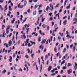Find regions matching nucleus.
<instances>
[{
    "mask_svg": "<svg viewBox=\"0 0 77 77\" xmlns=\"http://www.w3.org/2000/svg\"><path fill=\"white\" fill-rule=\"evenodd\" d=\"M48 15H50V17H51V15H52V13H50Z\"/></svg>",
    "mask_w": 77,
    "mask_h": 77,
    "instance_id": "49530a36",
    "label": "nucleus"
},
{
    "mask_svg": "<svg viewBox=\"0 0 77 77\" xmlns=\"http://www.w3.org/2000/svg\"><path fill=\"white\" fill-rule=\"evenodd\" d=\"M30 9H29L28 10H27V12L29 13L30 12Z\"/></svg>",
    "mask_w": 77,
    "mask_h": 77,
    "instance_id": "603ef678",
    "label": "nucleus"
},
{
    "mask_svg": "<svg viewBox=\"0 0 77 77\" xmlns=\"http://www.w3.org/2000/svg\"><path fill=\"white\" fill-rule=\"evenodd\" d=\"M24 7V6L23 5H20L19 7L18 8H23Z\"/></svg>",
    "mask_w": 77,
    "mask_h": 77,
    "instance_id": "7c9ffc66",
    "label": "nucleus"
},
{
    "mask_svg": "<svg viewBox=\"0 0 77 77\" xmlns=\"http://www.w3.org/2000/svg\"><path fill=\"white\" fill-rule=\"evenodd\" d=\"M12 57L11 56H10L9 61L10 62H12Z\"/></svg>",
    "mask_w": 77,
    "mask_h": 77,
    "instance_id": "20e7f679",
    "label": "nucleus"
},
{
    "mask_svg": "<svg viewBox=\"0 0 77 77\" xmlns=\"http://www.w3.org/2000/svg\"><path fill=\"white\" fill-rule=\"evenodd\" d=\"M58 6H59V4H57L56 5V6L55 7H54V8H55V9H56V8L58 7Z\"/></svg>",
    "mask_w": 77,
    "mask_h": 77,
    "instance_id": "473e14b6",
    "label": "nucleus"
},
{
    "mask_svg": "<svg viewBox=\"0 0 77 77\" xmlns=\"http://www.w3.org/2000/svg\"><path fill=\"white\" fill-rule=\"evenodd\" d=\"M73 74H75V76H76V75H75V71H74L73 72Z\"/></svg>",
    "mask_w": 77,
    "mask_h": 77,
    "instance_id": "6e6d98bb",
    "label": "nucleus"
},
{
    "mask_svg": "<svg viewBox=\"0 0 77 77\" xmlns=\"http://www.w3.org/2000/svg\"><path fill=\"white\" fill-rule=\"evenodd\" d=\"M62 69H66V66H63L62 68Z\"/></svg>",
    "mask_w": 77,
    "mask_h": 77,
    "instance_id": "c03bdc74",
    "label": "nucleus"
},
{
    "mask_svg": "<svg viewBox=\"0 0 77 77\" xmlns=\"http://www.w3.org/2000/svg\"><path fill=\"white\" fill-rule=\"evenodd\" d=\"M10 44L11 45L12 44V41H11V40H10L9 42H8V45Z\"/></svg>",
    "mask_w": 77,
    "mask_h": 77,
    "instance_id": "cd10ccee",
    "label": "nucleus"
},
{
    "mask_svg": "<svg viewBox=\"0 0 77 77\" xmlns=\"http://www.w3.org/2000/svg\"><path fill=\"white\" fill-rule=\"evenodd\" d=\"M38 12L39 13V14H41V13L42 12V10H41L38 11Z\"/></svg>",
    "mask_w": 77,
    "mask_h": 77,
    "instance_id": "9d476101",
    "label": "nucleus"
},
{
    "mask_svg": "<svg viewBox=\"0 0 77 77\" xmlns=\"http://www.w3.org/2000/svg\"><path fill=\"white\" fill-rule=\"evenodd\" d=\"M9 26H8V27L6 29V33L8 34V33H9V31L8 30L9 29Z\"/></svg>",
    "mask_w": 77,
    "mask_h": 77,
    "instance_id": "f03ea898",
    "label": "nucleus"
},
{
    "mask_svg": "<svg viewBox=\"0 0 77 77\" xmlns=\"http://www.w3.org/2000/svg\"><path fill=\"white\" fill-rule=\"evenodd\" d=\"M77 19H76V17H74V19L73 20L74 21H77Z\"/></svg>",
    "mask_w": 77,
    "mask_h": 77,
    "instance_id": "37998d69",
    "label": "nucleus"
},
{
    "mask_svg": "<svg viewBox=\"0 0 77 77\" xmlns=\"http://www.w3.org/2000/svg\"><path fill=\"white\" fill-rule=\"evenodd\" d=\"M54 71L55 70V71H56V70H57V68H54L53 69Z\"/></svg>",
    "mask_w": 77,
    "mask_h": 77,
    "instance_id": "0e129e2a",
    "label": "nucleus"
},
{
    "mask_svg": "<svg viewBox=\"0 0 77 77\" xmlns=\"http://www.w3.org/2000/svg\"><path fill=\"white\" fill-rule=\"evenodd\" d=\"M7 71L6 70V69H5L3 70V71L2 72V73L3 74H5L6 72Z\"/></svg>",
    "mask_w": 77,
    "mask_h": 77,
    "instance_id": "aec40b11",
    "label": "nucleus"
},
{
    "mask_svg": "<svg viewBox=\"0 0 77 77\" xmlns=\"http://www.w3.org/2000/svg\"><path fill=\"white\" fill-rule=\"evenodd\" d=\"M25 53V52L24 51H23L21 52V54H24V53Z\"/></svg>",
    "mask_w": 77,
    "mask_h": 77,
    "instance_id": "13d9d810",
    "label": "nucleus"
},
{
    "mask_svg": "<svg viewBox=\"0 0 77 77\" xmlns=\"http://www.w3.org/2000/svg\"><path fill=\"white\" fill-rule=\"evenodd\" d=\"M53 38V36H51V41H52Z\"/></svg>",
    "mask_w": 77,
    "mask_h": 77,
    "instance_id": "3c124183",
    "label": "nucleus"
},
{
    "mask_svg": "<svg viewBox=\"0 0 77 77\" xmlns=\"http://www.w3.org/2000/svg\"><path fill=\"white\" fill-rule=\"evenodd\" d=\"M27 5V1H25L24 3L23 6H26Z\"/></svg>",
    "mask_w": 77,
    "mask_h": 77,
    "instance_id": "423d86ee",
    "label": "nucleus"
},
{
    "mask_svg": "<svg viewBox=\"0 0 77 77\" xmlns=\"http://www.w3.org/2000/svg\"><path fill=\"white\" fill-rule=\"evenodd\" d=\"M59 35H61V36H63V33H61V32H59Z\"/></svg>",
    "mask_w": 77,
    "mask_h": 77,
    "instance_id": "c756f323",
    "label": "nucleus"
},
{
    "mask_svg": "<svg viewBox=\"0 0 77 77\" xmlns=\"http://www.w3.org/2000/svg\"><path fill=\"white\" fill-rule=\"evenodd\" d=\"M51 8H49V9H50V10H51V11H52V10H53V8H54V7H53V6H52L51 7Z\"/></svg>",
    "mask_w": 77,
    "mask_h": 77,
    "instance_id": "2eb2a0df",
    "label": "nucleus"
},
{
    "mask_svg": "<svg viewBox=\"0 0 77 77\" xmlns=\"http://www.w3.org/2000/svg\"><path fill=\"white\" fill-rule=\"evenodd\" d=\"M7 16H8V17H10V16H11V15H10V14H7Z\"/></svg>",
    "mask_w": 77,
    "mask_h": 77,
    "instance_id": "69168bd1",
    "label": "nucleus"
},
{
    "mask_svg": "<svg viewBox=\"0 0 77 77\" xmlns=\"http://www.w3.org/2000/svg\"><path fill=\"white\" fill-rule=\"evenodd\" d=\"M46 39H44L42 40V44H44V43H45V42H46Z\"/></svg>",
    "mask_w": 77,
    "mask_h": 77,
    "instance_id": "0eeeda50",
    "label": "nucleus"
},
{
    "mask_svg": "<svg viewBox=\"0 0 77 77\" xmlns=\"http://www.w3.org/2000/svg\"><path fill=\"white\" fill-rule=\"evenodd\" d=\"M67 22V20H65V21H64L63 22V24L64 25H66V23Z\"/></svg>",
    "mask_w": 77,
    "mask_h": 77,
    "instance_id": "dca6fc26",
    "label": "nucleus"
},
{
    "mask_svg": "<svg viewBox=\"0 0 77 77\" xmlns=\"http://www.w3.org/2000/svg\"><path fill=\"white\" fill-rule=\"evenodd\" d=\"M66 17H67L66 16H65L64 17H63V20L65 19V18H66Z\"/></svg>",
    "mask_w": 77,
    "mask_h": 77,
    "instance_id": "680f3d73",
    "label": "nucleus"
},
{
    "mask_svg": "<svg viewBox=\"0 0 77 77\" xmlns=\"http://www.w3.org/2000/svg\"><path fill=\"white\" fill-rule=\"evenodd\" d=\"M66 51V48H64V49H63V53H65V52Z\"/></svg>",
    "mask_w": 77,
    "mask_h": 77,
    "instance_id": "e433bc0d",
    "label": "nucleus"
},
{
    "mask_svg": "<svg viewBox=\"0 0 77 77\" xmlns=\"http://www.w3.org/2000/svg\"><path fill=\"white\" fill-rule=\"evenodd\" d=\"M11 3V1L9 0L8 3Z\"/></svg>",
    "mask_w": 77,
    "mask_h": 77,
    "instance_id": "338daca9",
    "label": "nucleus"
},
{
    "mask_svg": "<svg viewBox=\"0 0 77 77\" xmlns=\"http://www.w3.org/2000/svg\"><path fill=\"white\" fill-rule=\"evenodd\" d=\"M59 13H58L56 14V15H55V17H57L58 16V17H59Z\"/></svg>",
    "mask_w": 77,
    "mask_h": 77,
    "instance_id": "79ce46f5",
    "label": "nucleus"
},
{
    "mask_svg": "<svg viewBox=\"0 0 77 77\" xmlns=\"http://www.w3.org/2000/svg\"><path fill=\"white\" fill-rule=\"evenodd\" d=\"M26 20H27V18H25V19L23 20V22H22V23H24L25 21H26Z\"/></svg>",
    "mask_w": 77,
    "mask_h": 77,
    "instance_id": "8fccbe9b",
    "label": "nucleus"
},
{
    "mask_svg": "<svg viewBox=\"0 0 77 77\" xmlns=\"http://www.w3.org/2000/svg\"><path fill=\"white\" fill-rule=\"evenodd\" d=\"M5 27V25H3L2 26V29H4V28L3 27Z\"/></svg>",
    "mask_w": 77,
    "mask_h": 77,
    "instance_id": "5fc2aeb1",
    "label": "nucleus"
},
{
    "mask_svg": "<svg viewBox=\"0 0 77 77\" xmlns=\"http://www.w3.org/2000/svg\"><path fill=\"white\" fill-rule=\"evenodd\" d=\"M30 42L31 43L32 45H35V42H33L32 41H30Z\"/></svg>",
    "mask_w": 77,
    "mask_h": 77,
    "instance_id": "ddd939ff",
    "label": "nucleus"
},
{
    "mask_svg": "<svg viewBox=\"0 0 77 77\" xmlns=\"http://www.w3.org/2000/svg\"><path fill=\"white\" fill-rule=\"evenodd\" d=\"M54 51L55 52H57V48H56V47H55L54 49Z\"/></svg>",
    "mask_w": 77,
    "mask_h": 77,
    "instance_id": "5701e85b",
    "label": "nucleus"
},
{
    "mask_svg": "<svg viewBox=\"0 0 77 77\" xmlns=\"http://www.w3.org/2000/svg\"><path fill=\"white\" fill-rule=\"evenodd\" d=\"M25 57H26V58L27 59H28V58H29V56L27 55H26L25 56Z\"/></svg>",
    "mask_w": 77,
    "mask_h": 77,
    "instance_id": "09e8293b",
    "label": "nucleus"
},
{
    "mask_svg": "<svg viewBox=\"0 0 77 77\" xmlns=\"http://www.w3.org/2000/svg\"><path fill=\"white\" fill-rule=\"evenodd\" d=\"M0 9H1V11H3V8L2 5H0Z\"/></svg>",
    "mask_w": 77,
    "mask_h": 77,
    "instance_id": "f8f14e48",
    "label": "nucleus"
},
{
    "mask_svg": "<svg viewBox=\"0 0 77 77\" xmlns=\"http://www.w3.org/2000/svg\"><path fill=\"white\" fill-rule=\"evenodd\" d=\"M33 34H34L35 36H38V34L37 33H36V32H33L32 34V35H33Z\"/></svg>",
    "mask_w": 77,
    "mask_h": 77,
    "instance_id": "4468645a",
    "label": "nucleus"
},
{
    "mask_svg": "<svg viewBox=\"0 0 77 77\" xmlns=\"http://www.w3.org/2000/svg\"><path fill=\"white\" fill-rule=\"evenodd\" d=\"M36 65V62H35L33 64V66H35Z\"/></svg>",
    "mask_w": 77,
    "mask_h": 77,
    "instance_id": "774afa93",
    "label": "nucleus"
},
{
    "mask_svg": "<svg viewBox=\"0 0 77 77\" xmlns=\"http://www.w3.org/2000/svg\"><path fill=\"white\" fill-rule=\"evenodd\" d=\"M48 9H49V7H48V6H47V8H46V11H48Z\"/></svg>",
    "mask_w": 77,
    "mask_h": 77,
    "instance_id": "393cba45",
    "label": "nucleus"
},
{
    "mask_svg": "<svg viewBox=\"0 0 77 77\" xmlns=\"http://www.w3.org/2000/svg\"><path fill=\"white\" fill-rule=\"evenodd\" d=\"M42 4L40 5H39V8H38V9H39L40 8H41V7H42Z\"/></svg>",
    "mask_w": 77,
    "mask_h": 77,
    "instance_id": "c85d7f7f",
    "label": "nucleus"
},
{
    "mask_svg": "<svg viewBox=\"0 0 77 77\" xmlns=\"http://www.w3.org/2000/svg\"><path fill=\"white\" fill-rule=\"evenodd\" d=\"M28 47H30L31 46H32V45H30V43H29L28 44Z\"/></svg>",
    "mask_w": 77,
    "mask_h": 77,
    "instance_id": "4c0bfd02",
    "label": "nucleus"
},
{
    "mask_svg": "<svg viewBox=\"0 0 77 77\" xmlns=\"http://www.w3.org/2000/svg\"><path fill=\"white\" fill-rule=\"evenodd\" d=\"M27 51H28V53H30V49H27Z\"/></svg>",
    "mask_w": 77,
    "mask_h": 77,
    "instance_id": "c9c22d12",
    "label": "nucleus"
},
{
    "mask_svg": "<svg viewBox=\"0 0 77 77\" xmlns=\"http://www.w3.org/2000/svg\"><path fill=\"white\" fill-rule=\"evenodd\" d=\"M66 3H67V1H66V0L64 3V6H65L66 5Z\"/></svg>",
    "mask_w": 77,
    "mask_h": 77,
    "instance_id": "bb28decb",
    "label": "nucleus"
},
{
    "mask_svg": "<svg viewBox=\"0 0 77 77\" xmlns=\"http://www.w3.org/2000/svg\"><path fill=\"white\" fill-rule=\"evenodd\" d=\"M73 51L74 52L75 51V46H74L73 47Z\"/></svg>",
    "mask_w": 77,
    "mask_h": 77,
    "instance_id": "f704fd0d",
    "label": "nucleus"
},
{
    "mask_svg": "<svg viewBox=\"0 0 77 77\" xmlns=\"http://www.w3.org/2000/svg\"><path fill=\"white\" fill-rule=\"evenodd\" d=\"M59 29V27H57V28H56L55 29L53 30L54 32H56V31L57 30V29Z\"/></svg>",
    "mask_w": 77,
    "mask_h": 77,
    "instance_id": "f3484780",
    "label": "nucleus"
},
{
    "mask_svg": "<svg viewBox=\"0 0 77 77\" xmlns=\"http://www.w3.org/2000/svg\"><path fill=\"white\" fill-rule=\"evenodd\" d=\"M51 68H52V66H49L48 69V71H50L51 69Z\"/></svg>",
    "mask_w": 77,
    "mask_h": 77,
    "instance_id": "7ed1b4c3",
    "label": "nucleus"
},
{
    "mask_svg": "<svg viewBox=\"0 0 77 77\" xmlns=\"http://www.w3.org/2000/svg\"><path fill=\"white\" fill-rule=\"evenodd\" d=\"M18 70L19 71L21 72V71H22V69H21V68H20V69H19Z\"/></svg>",
    "mask_w": 77,
    "mask_h": 77,
    "instance_id": "a18cd8bd",
    "label": "nucleus"
},
{
    "mask_svg": "<svg viewBox=\"0 0 77 77\" xmlns=\"http://www.w3.org/2000/svg\"><path fill=\"white\" fill-rule=\"evenodd\" d=\"M4 2V0H0V3H3Z\"/></svg>",
    "mask_w": 77,
    "mask_h": 77,
    "instance_id": "4d7b16f0",
    "label": "nucleus"
},
{
    "mask_svg": "<svg viewBox=\"0 0 77 77\" xmlns=\"http://www.w3.org/2000/svg\"><path fill=\"white\" fill-rule=\"evenodd\" d=\"M32 14H33L34 15H35L36 14V11H34L32 13Z\"/></svg>",
    "mask_w": 77,
    "mask_h": 77,
    "instance_id": "1a4fd4ad",
    "label": "nucleus"
},
{
    "mask_svg": "<svg viewBox=\"0 0 77 77\" xmlns=\"http://www.w3.org/2000/svg\"><path fill=\"white\" fill-rule=\"evenodd\" d=\"M70 8V4H69V6L66 7V9H69Z\"/></svg>",
    "mask_w": 77,
    "mask_h": 77,
    "instance_id": "ea45409f",
    "label": "nucleus"
},
{
    "mask_svg": "<svg viewBox=\"0 0 77 77\" xmlns=\"http://www.w3.org/2000/svg\"><path fill=\"white\" fill-rule=\"evenodd\" d=\"M75 66H77V64L76 63V62L75 63Z\"/></svg>",
    "mask_w": 77,
    "mask_h": 77,
    "instance_id": "e2e57ef3",
    "label": "nucleus"
},
{
    "mask_svg": "<svg viewBox=\"0 0 77 77\" xmlns=\"http://www.w3.org/2000/svg\"><path fill=\"white\" fill-rule=\"evenodd\" d=\"M7 5H6L5 6V10H7L8 9V7L7 6Z\"/></svg>",
    "mask_w": 77,
    "mask_h": 77,
    "instance_id": "2f4dec72",
    "label": "nucleus"
},
{
    "mask_svg": "<svg viewBox=\"0 0 77 77\" xmlns=\"http://www.w3.org/2000/svg\"><path fill=\"white\" fill-rule=\"evenodd\" d=\"M23 36L24 39H26V36L25 33L23 34Z\"/></svg>",
    "mask_w": 77,
    "mask_h": 77,
    "instance_id": "4be33fe9",
    "label": "nucleus"
},
{
    "mask_svg": "<svg viewBox=\"0 0 77 77\" xmlns=\"http://www.w3.org/2000/svg\"><path fill=\"white\" fill-rule=\"evenodd\" d=\"M39 32L41 34V35H45V33L42 32L41 30H40Z\"/></svg>",
    "mask_w": 77,
    "mask_h": 77,
    "instance_id": "39448f33",
    "label": "nucleus"
},
{
    "mask_svg": "<svg viewBox=\"0 0 77 77\" xmlns=\"http://www.w3.org/2000/svg\"><path fill=\"white\" fill-rule=\"evenodd\" d=\"M53 20V18H52L51 17L50 18H49V20L50 21H52V20Z\"/></svg>",
    "mask_w": 77,
    "mask_h": 77,
    "instance_id": "72a5a7b5",
    "label": "nucleus"
},
{
    "mask_svg": "<svg viewBox=\"0 0 77 77\" xmlns=\"http://www.w3.org/2000/svg\"><path fill=\"white\" fill-rule=\"evenodd\" d=\"M47 58H48V55H46L45 58V60H47Z\"/></svg>",
    "mask_w": 77,
    "mask_h": 77,
    "instance_id": "b1692460",
    "label": "nucleus"
},
{
    "mask_svg": "<svg viewBox=\"0 0 77 77\" xmlns=\"http://www.w3.org/2000/svg\"><path fill=\"white\" fill-rule=\"evenodd\" d=\"M34 55V54H32L31 55V57H32V58L33 59V57H33V55Z\"/></svg>",
    "mask_w": 77,
    "mask_h": 77,
    "instance_id": "a19ab883",
    "label": "nucleus"
},
{
    "mask_svg": "<svg viewBox=\"0 0 77 77\" xmlns=\"http://www.w3.org/2000/svg\"><path fill=\"white\" fill-rule=\"evenodd\" d=\"M44 20H45V18L42 17V22H43V21H44Z\"/></svg>",
    "mask_w": 77,
    "mask_h": 77,
    "instance_id": "a878e982",
    "label": "nucleus"
},
{
    "mask_svg": "<svg viewBox=\"0 0 77 77\" xmlns=\"http://www.w3.org/2000/svg\"><path fill=\"white\" fill-rule=\"evenodd\" d=\"M23 15H20V20H23Z\"/></svg>",
    "mask_w": 77,
    "mask_h": 77,
    "instance_id": "58836bf2",
    "label": "nucleus"
},
{
    "mask_svg": "<svg viewBox=\"0 0 77 77\" xmlns=\"http://www.w3.org/2000/svg\"><path fill=\"white\" fill-rule=\"evenodd\" d=\"M67 72L68 73V74H71V73H72V69H70L69 70L67 71Z\"/></svg>",
    "mask_w": 77,
    "mask_h": 77,
    "instance_id": "f257e3e1",
    "label": "nucleus"
},
{
    "mask_svg": "<svg viewBox=\"0 0 77 77\" xmlns=\"http://www.w3.org/2000/svg\"><path fill=\"white\" fill-rule=\"evenodd\" d=\"M72 66V64L70 63H69L67 65V66Z\"/></svg>",
    "mask_w": 77,
    "mask_h": 77,
    "instance_id": "9b49d317",
    "label": "nucleus"
},
{
    "mask_svg": "<svg viewBox=\"0 0 77 77\" xmlns=\"http://www.w3.org/2000/svg\"><path fill=\"white\" fill-rule=\"evenodd\" d=\"M5 31L3 32V34L2 35L3 38H5Z\"/></svg>",
    "mask_w": 77,
    "mask_h": 77,
    "instance_id": "6ab92c4d",
    "label": "nucleus"
},
{
    "mask_svg": "<svg viewBox=\"0 0 77 77\" xmlns=\"http://www.w3.org/2000/svg\"><path fill=\"white\" fill-rule=\"evenodd\" d=\"M38 42H40V41H41V38H38Z\"/></svg>",
    "mask_w": 77,
    "mask_h": 77,
    "instance_id": "052dcab7",
    "label": "nucleus"
},
{
    "mask_svg": "<svg viewBox=\"0 0 77 77\" xmlns=\"http://www.w3.org/2000/svg\"><path fill=\"white\" fill-rule=\"evenodd\" d=\"M59 55H60V53H57V57H58V56H59Z\"/></svg>",
    "mask_w": 77,
    "mask_h": 77,
    "instance_id": "de8ad7c7",
    "label": "nucleus"
},
{
    "mask_svg": "<svg viewBox=\"0 0 77 77\" xmlns=\"http://www.w3.org/2000/svg\"><path fill=\"white\" fill-rule=\"evenodd\" d=\"M75 17L77 18V13L75 14Z\"/></svg>",
    "mask_w": 77,
    "mask_h": 77,
    "instance_id": "bf43d9fd",
    "label": "nucleus"
},
{
    "mask_svg": "<svg viewBox=\"0 0 77 77\" xmlns=\"http://www.w3.org/2000/svg\"><path fill=\"white\" fill-rule=\"evenodd\" d=\"M42 27L43 28H45L46 27V25L44 24H43L42 25Z\"/></svg>",
    "mask_w": 77,
    "mask_h": 77,
    "instance_id": "a211bd4d",
    "label": "nucleus"
},
{
    "mask_svg": "<svg viewBox=\"0 0 77 77\" xmlns=\"http://www.w3.org/2000/svg\"><path fill=\"white\" fill-rule=\"evenodd\" d=\"M37 1H38V0H33V2H35V3H36Z\"/></svg>",
    "mask_w": 77,
    "mask_h": 77,
    "instance_id": "864d4df0",
    "label": "nucleus"
},
{
    "mask_svg": "<svg viewBox=\"0 0 77 77\" xmlns=\"http://www.w3.org/2000/svg\"><path fill=\"white\" fill-rule=\"evenodd\" d=\"M14 21H15V18H13V20L11 21L12 23L14 24Z\"/></svg>",
    "mask_w": 77,
    "mask_h": 77,
    "instance_id": "6e6552de",
    "label": "nucleus"
},
{
    "mask_svg": "<svg viewBox=\"0 0 77 77\" xmlns=\"http://www.w3.org/2000/svg\"><path fill=\"white\" fill-rule=\"evenodd\" d=\"M65 60H63L62 62H61V65H62V64L64 63H65Z\"/></svg>",
    "mask_w": 77,
    "mask_h": 77,
    "instance_id": "412c9836",
    "label": "nucleus"
}]
</instances>
